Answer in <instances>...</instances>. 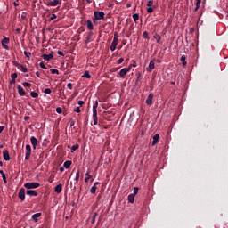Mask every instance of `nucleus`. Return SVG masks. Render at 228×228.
Wrapping results in <instances>:
<instances>
[{"mask_svg": "<svg viewBox=\"0 0 228 228\" xmlns=\"http://www.w3.org/2000/svg\"><path fill=\"white\" fill-rule=\"evenodd\" d=\"M105 16H106V13H104L103 12L94 11V20H102V19H104Z\"/></svg>", "mask_w": 228, "mask_h": 228, "instance_id": "f257e3e1", "label": "nucleus"}, {"mask_svg": "<svg viewBox=\"0 0 228 228\" xmlns=\"http://www.w3.org/2000/svg\"><path fill=\"white\" fill-rule=\"evenodd\" d=\"M24 188H27V190H34L35 188H40V183L35 182L26 183Z\"/></svg>", "mask_w": 228, "mask_h": 228, "instance_id": "f03ea898", "label": "nucleus"}, {"mask_svg": "<svg viewBox=\"0 0 228 228\" xmlns=\"http://www.w3.org/2000/svg\"><path fill=\"white\" fill-rule=\"evenodd\" d=\"M133 68V65H129L128 68H124L119 71V76L121 77H126V76L127 75V72L131 71V69Z\"/></svg>", "mask_w": 228, "mask_h": 228, "instance_id": "7ed1b4c3", "label": "nucleus"}, {"mask_svg": "<svg viewBox=\"0 0 228 228\" xmlns=\"http://www.w3.org/2000/svg\"><path fill=\"white\" fill-rule=\"evenodd\" d=\"M19 199H20L21 202H24L26 199V189L21 188L18 193Z\"/></svg>", "mask_w": 228, "mask_h": 228, "instance_id": "20e7f679", "label": "nucleus"}, {"mask_svg": "<svg viewBox=\"0 0 228 228\" xmlns=\"http://www.w3.org/2000/svg\"><path fill=\"white\" fill-rule=\"evenodd\" d=\"M31 158V145L27 144L26 145V153H25V159L28 161Z\"/></svg>", "mask_w": 228, "mask_h": 228, "instance_id": "39448f33", "label": "nucleus"}, {"mask_svg": "<svg viewBox=\"0 0 228 228\" xmlns=\"http://www.w3.org/2000/svg\"><path fill=\"white\" fill-rule=\"evenodd\" d=\"M154 99V94L153 93H151L147 99H146V104L147 106H152V101Z\"/></svg>", "mask_w": 228, "mask_h": 228, "instance_id": "423d86ee", "label": "nucleus"}, {"mask_svg": "<svg viewBox=\"0 0 228 228\" xmlns=\"http://www.w3.org/2000/svg\"><path fill=\"white\" fill-rule=\"evenodd\" d=\"M6 44H10V38L4 37V39L2 40V47L8 51L10 48L8 47V45H6Z\"/></svg>", "mask_w": 228, "mask_h": 228, "instance_id": "0eeeda50", "label": "nucleus"}, {"mask_svg": "<svg viewBox=\"0 0 228 228\" xmlns=\"http://www.w3.org/2000/svg\"><path fill=\"white\" fill-rule=\"evenodd\" d=\"M30 143L33 146V149L35 151L38 146V140H37L35 136H32L30 137Z\"/></svg>", "mask_w": 228, "mask_h": 228, "instance_id": "6e6552de", "label": "nucleus"}, {"mask_svg": "<svg viewBox=\"0 0 228 228\" xmlns=\"http://www.w3.org/2000/svg\"><path fill=\"white\" fill-rule=\"evenodd\" d=\"M155 69L154 60L151 61L149 66L146 68L147 72H152Z\"/></svg>", "mask_w": 228, "mask_h": 228, "instance_id": "1a4fd4ad", "label": "nucleus"}, {"mask_svg": "<svg viewBox=\"0 0 228 228\" xmlns=\"http://www.w3.org/2000/svg\"><path fill=\"white\" fill-rule=\"evenodd\" d=\"M41 58H43V60H45L46 61H49V60H53V58H54V55L53 54V53H51L50 54L44 53Z\"/></svg>", "mask_w": 228, "mask_h": 228, "instance_id": "9d476101", "label": "nucleus"}, {"mask_svg": "<svg viewBox=\"0 0 228 228\" xmlns=\"http://www.w3.org/2000/svg\"><path fill=\"white\" fill-rule=\"evenodd\" d=\"M93 120H94V126H97L98 124L97 110H94V109H93Z\"/></svg>", "mask_w": 228, "mask_h": 228, "instance_id": "9b49d317", "label": "nucleus"}, {"mask_svg": "<svg viewBox=\"0 0 228 228\" xmlns=\"http://www.w3.org/2000/svg\"><path fill=\"white\" fill-rule=\"evenodd\" d=\"M3 156H4V161H10V152L8 151V150H4L3 151Z\"/></svg>", "mask_w": 228, "mask_h": 228, "instance_id": "f8f14e48", "label": "nucleus"}, {"mask_svg": "<svg viewBox=\"0 0 228 228\" xmlns=\"http://www.w3.org/2000/svg\"><path fill=\"white\" fill-rule=\"evenodd\" d=\"M159 142V134H156L153 136V141L151 142L152 147H154V145H156Z\"/></svg>", "mask_w": 228, "mask_h": 228, "instance_id": "ddd939ff", "label": "nucleus"}, {"mask_svg": "<svg viewBox=\"0 0 228 228\" xmlns=\"http://www.w3.org/2000/svg\"><path fill=\"white\" fill-rule=\"evenodd\" d=\"M27 195H29V197H37L38 192H37L34 190H28V191H27Z\"/></svg>", "mask_w": 228, "mask_h": 228, "instance_id": "4468645a", "label": "nucleus"}, {"mask_svg": "<svg viewBox=\"0 0 228 228\" xmlns=\"http://www.w3.org/2000/svg\"><path fill=\"white\" fill-rule=\"evenodd\" d=\"M93 37H94V32H88L86 39V44H90V42H92Z\"/></svg>", "mask_w": 228, "mask_h": 228, "instance_id": "2eb2a0df", "label": "nucleus"}, {"mask_svg": "<svg viewBox=\"0 0 228 228\" xmlns=\"http://www.w3.org/2000/svg\"><path fill=\"white\" fill-rule=\"evenodd\" d=\"M63 190V185L61 183H59L55 189L54 191L55 193H61V191Z\"/></svg>", "mask_w": 228, "mask_h": 228, "instance_id": "dca6fc26", "label": "nucleus"}, {"mask_svg": "<svg viewBox=\"0 0 228 228\" xmlns=\"http://www.w3.org/2000/svg\"><path fill=\"white\" fill-rule=\"evenodd\" d=\"M86 177L85 178V183H88V181H90V179H91V183L94 182V178H92V175H90V171H87L86 173Z\"/></svg>", "mask_w": 228, "mask_h": 228, "instance_id": "f3484780", "label": "nucleus"}, {"mask_svg": "<svg viewBox=\"0 0 228 228\" xmlns=\"http://www.w3.org/2000/svg\"><path fill=\"white\" fill-rule=\"evenodd\" d=\"M40 216H42V213H36L32 215V220L37 223L38 222V218H40Z\"/></svg>", "mask_w": 228, "mask_h": 228, "instance_id": "a211bd4d", "label": "nucleus"}, {"mask_svg": "<svg viewBox=\"0 0 228 228\" xmlns=\"http://www.w3.org/2000/svg\"><path fill=\"white\" fill-rule=\"evenodd\" d=\"M18 94L21 95V97L26 95V91H24V88H22L21 86H18Z\"/></svg>", "mask_w": 228, "mask_h": 228, "instance_id": "6ab92c4d", "label": "nucleus"}, {"mask_svg": "<svg viewBox=\"0 0 228 228\" xmlns=\"http://www.w3.org/2000/svg\"><path fill=\"white\" fill-rule=\"evenodd\" d=\"M87 24V28L89 29V31H94V24L92 23V20H88L86 21Z\"/></svg>", "mask_w": 228, "mask_h": 228, "instance_id": "aec40b11", "label": "nucleus"}, {"mask_svg": "<svg viewBox=\"0 0 228 228\" xmlns=\"http://www.w3.org/2000/svg\"><path fill=\"white\" fill-rule=\"evenodd\" d=\"M127 200H128V202H130V204H134V195L129 194Z\"/></svg>", "mask_w": 228, "mask_h": 228, "instance_id": "412c9836", "label": "nucleus"}, {"mask_svg": "<svg viewBox=\"0 0 228 228\" xmlns=\"http://www.w3.org/2000/svg\"><path fill=\"white\" fill-rule=\"evenodd\" d=\"M118 45V43H116L114 41H112L111 45H110V51L113 53V51H115L117 49V45Z\"/></svg>", "mask_w": 228, "mask_h": 228, "instance_id": "4be33fe9", "label": "nucleus"}, {"mask_svg": "<svg viewBox=\"0 0 228 228\" xmlns=\"http://www.w3.org/2000/svg\"><path fill=\"white\" fill-rule=\"evenodd\" d=\"M70 165H72V161L67 160L64 162L63 167L64 168H70Z\"/></svg>", "mask_w": 228, "mask_h": 228, "instance_id": "5701e85b", "label": "nucleus"}, {"mask_svg": "<svg viewBox=\"0 0 228 228\" xmlns=\"http://www.w3.org/2000/svg\"><path fill=\"white\" fill-rule=\"evenodd\" d=\"M82 77H86V79H90L92 77V76L90 75L89 71H85V73L82 76Z\"/></svg>", "mask_w": 228, "mask_h": 228, "instance_id": "b1692460", "label": "nucleus"}, {"mask_svg": "<svg viewBox=\"0 0 228 228\" xmlns=\"http://www.w3.org/2000/svg\"><path fill=\"white\" fill-rule=\"evenodd\" d=\"M154 38H155L157 44H160V42H161V36H159V35H155V36H154Z\"/></svg>", "mask_w": 228, "mask_h": 228, "instance_id": "393cba45", "label": "nucleus"}, {"mask_svg": "<svg viewBox=\"0 0 228 228\" xmlns=\"http://www.w3.org/2000/svg\"><path fill=\"white\" fill-rule=\"evenodd\" d=\"M133 19H134V22H138V20L140 19V15L138 13H134V14H133Z\"/></svg>", "mask_w": 228, "mask_h": 228, "instance_id": "a878e982", "label": "nucleus"}, {"mask_svg": "<svg viewBox=\"0 0 228 228\" xmlns=\"http://www.w3.org/2000/svg\"><path fill=\"white\" fill-rule=\"evenodd\" d=\"M97 191V187L95 185H93L90 189V192L93 194H95Z\"/></svg>", "mask_w": 228, "mask_h": 228, "instance_id": "bb28decb", "label": "nucleus"}, {"mask_svg": "<svg viewBox=\"0 0 228 228\" xmlns=\"http://www.w3.org/2000/svg\"><path fill=\"white\" fill-rule=\"evenodd\" d=\"M112 42H116L118 44V33L117 32L114 33V38Z\"/></svg>", "mask_w": 228, "mask_h": 228, "instance_id": "cd10ccee", "label": "nucleus"}, {"mask_svg": "<svg viewBox=\"0 0 228 228\" xmlns=\"http://www.w3.org/2000/svg\"><path fill=\"white\" fill-rule=\"evenodd\" d=\"M30 95L31 97H33L34 99H37V97H38V93L32 91L30 92Z\"/></svg>", "mask_w": 228, "mask_h": 228, "instance_id": "c85d7f7f", "label": "nucleus"}, {"mask_svg": "<svg viewBox=\"0 0 228 228\" xmlns=\"http://www.w3.org/2000/svg\"><path fill=\"white\" fill-rule=\"evenodd\" d=\"M79 149V144H75L71 147V152H74L75 151H77Z\"/></svg>", "mask_w": 228, "mask_h": 228, "instance_id": "c756f323", "label": "nucleus"}, {"mask_svg": "<svg viewBox=\"0 0 228 228\" xmlns=\"http://www.w3.org/2000/svg\"><path fill=\"white\" fill-rule=\"evenodd\" d=\"M95 218H97V212H95V213L92 216L91 224H95Z\"/></svg>", "mask_w": 228, "mask_h": 228, "instance_id": "7c9ffc66", "label": "nucleus"}, {"mask_svg": "<svg viewBox=\"0 0 228 228\" xmlns=\"http://www.w3.org/2000/svg\"><path fill=\"white\" fill-rule=\"evenodd\" d=\"M142 38H146L147 40H149V32L148 31H144L142 33Z\"/></svg>", "mask_w": 228, "mask_h": 228, "instance_id": "2f4dec72", "label": "nucleus"}, {"mask_svg": "<svg viewBox=\"0 0 228 228\" xmlns=\"http://www.w3.org/2000/svg\"><path fill=\"white\" fill-rule=\"evenodd\" d=\"M50 72H51L52 74L60 75V71H59L58 69H50Z\"/></svg>", "mask_w": 228, "mask_h": 228, "instance_id": "473e14b6", "label": "nucleus"}, {"mask_svg": "<svg viewBox=\"0 0 228 228\" xmlns=\"http://www.w3.org/2000/svg\"><path fill=\"white\" fill-rule=\"evenodd\" d=\"M153 5H154V1L153 0L148 1L147 4H146V6H149V8L152 7Z\"/></svg>", "mask_w": 228, "mask_h": 228, "instance_id": "72a5a7b5", "label": "nucleus"}, {"mask_svg": "<svg viewBox=\"0 0 228 228\" xmlns=\"http://www.w3.org/2000/svg\"><path fill=\"white\" fill-rule=\"evenodd\" d=\"M132 195H134V197H136V195H138V187L134 188V192L132 193Z\"/></svg>", "mask_w": 228, "mask_h": 228, "instance_id": "f704fd0d", "label": "nucleus"}, {"mask_svg": "<svg viewBox=\"0 0 228 228\" xmlns=\"http://www.w3.org/2000/svg\"><path fill=\"white\" fill-rule=\"evenodd\" d=\"M76 183L79 182V170L77 171L76 173V178H75Z\"/></svg>", "mask_w": 228, "mask_h": 228, "instance_id": "c9c22d12", "label": "nucleus"}, {"mask_svg": "<svg viewBox=\"0 0 228 228\" xmlns=\"http://www.w3.org/2000/svg\"><path fill=\"white\" fill-rule=\"evenodd\" d=\"M20 69L22 70V72L24 73L28 72V68L24 67L23 65L20 67Z\"/></svg>", "mask_w": 228, "mask_h": 228, "instance_id": "e433bc0d", "label": "nucleus"}, {"mask_svg": "<svg viewBox=\"0 0 228 228\" xmlns=\"http://www.w3.org/2000/svg\"><path fill=\"white\" fill-rule=\"evenodd\" d=\"M56 112L59 114H61L63 112V109H61V107H57L56 108Z\"/></svg>", "mask_w": 228, "mask_h": 228, "instance_id": "4c0bfd02", "label": "nucleus"}, {"mask_svg": "<svg viewBox=\"0 0 228 228\" xmlns=\"http://www.w3.org/2000/svg\"><path fill=\"white\" fill-rule=\"evenodd\" d=\"M12 63H13V65H14L15 67H17L18 69H20V66L22 65V64L19 63L18 61H13Z\"/></svg>", "mask_w": 228, "mask_h": 228, "instance_id": "58836bf2", "label": "nucleus"}, {"mask_svg": "<svg viewBox=\"0 0 228 228\" xmlns=\"http://www.w3.org/2000/svg\"><path fill=\"white\" fill-rule=\"evenodd\" d=\"M99 106V102H95L93 105V110H97V107Z\"/></svg>", "mask_w": 228, "mask_h": 228, "instance_id": "ea45409f", "label": "nucleus"}, {"mask_svg": "<svg viewBox=\"0 0 228 228\" xmlns=\"http://www.w3.org/2000/svg\"><path fill=\"white\" fill-rule=\"evenodd\" d=\"M154 12V7L147 8V13H152Z\"/></svg>", "mask_w": 228, "mask_h": 228, "instance_id": "a19ab883", "label": "nucleus"}, {"mask_svg": "<svg viewBox=\"0 0 228 228\" xmlns=\"http://www.w3.org/2000/svg\"><path fill=\"white\" fill-rule=\"evenodd\" d=\"M23 86L27 87V88H29L31 86V84L28 83V82H24L23 83Z\"/></svg>", "mask_w": 228, "mask_h": 228, "instance_id": "79ce46f5", "label": "nucleus"}, {"mask_svg": "<svg viewBox=\"0 0 228 228\" xmlns=\"http://www.w3.org/2000/svg\"><path fill=\"white\" fill-rule=\"evenodd\" d=\"M75 113H81V108L77 107L74 109Z\"/></svg>", "mask_w": 228, "mask_h": 228, "instance_id": "37998d69", "label": "nucleus"}, {"mask_svg": "<svg viewBox=\"0 0 228 228\" xmlns=\"http://www.w3.org/2000/svg\"><path fill=\"white\" fill-rule=\"evenodd\" d=\"M24 55L26 56V58H30L31 53H28L27 51H25Z\"/></svg>", "mask_w": 228, "mask_h": 228, "instance_id": "c03bdc74", "label": "nucleus"}, {"mask_svg": "<svg viewBox=\"0 0 228 228\" xmlns=\"http://www.w3.org/2000/svg\"><path fill=\"white\" fill-rule=\"evenodd\" d=\"M11 77H12V79L16 80V79H17V73H12V74L11 75Z\"/></svg>", "mask_w": 228, "mask_h": 228, "instance_id": "a18cd8bd", "label": "nucleus"}, {"mask_svg": "<svg viewBox=\"0 0 228 228\" xmlns=\"http://www.w3.org/2000/svg\"><path fill=\"white\" fill-rule=\"evenodd\" d=\"M56 18H57L56 14H52V17H50L49 21L54 20V19Z\"/></svg>", "mask_w": 228, "mask_h": 228, "instance_id": "49530a36", "label": "nucleus"}, {"mask_svg": "<svg viewBox=\"0 0 228 228\" xmlns=\"http://www.w3.org/2000/svg\"><path fill=\"white\" fill-rule=\"evenodd\" d=\"M124 61V58H120L117 61L118 65H120Z\"/></svg>", "mask_w": 228, "mask_h": 228, "instance_id": "de8ad7c7", "label": "nucleus"}, {"mask_svg": "<svg viewBox=\"0 0 228 228\" xmlns=\"http://www.w3.org/2000/svg\"><path fill=\"white\" fill-rule=\"evenodd\" d=\"M199 8H200V4H198V3L196 2V7H195V9H194V12H197V11L199 10Z\"/></svg>", "mask_w": 228, "mask_h": 228, "instance_id": "09e8293b", "label": "nucleus"}, {"mask_svg": "<svg viewBox=\"0 0 228 228\" xmlns=\"http://www.w3.org/2000/svg\"><path fill=\"white\" fill-rule=\"evenodd\" d=\"M39 67L41 69H47V67H45V64H44V62H40Z\"/></svg>", "mask_w": 228, "mask_h": 228, "instance_id": "8fccbe9b", "label": "nucleus"}, {"mask_svg": "<svg viewBox=\"0 0 228 228\" xmlns=\"http://www.w3.org/2000/svg\"><path fill=\"white\" fill-rule=\"evenodd\" d=\"M2 179H3V181H4V183L6 184V183H8V181L6 180V175H4L3 176H2Z\"/></svg>", "mask_w": 228, "mask_h": 228, "instance_id": "3c124183", "label": "nucleus"}, {"mask_svg": "<svg viewBox=\"0 0 228 228\" xmlns=\"http://www.w3.org/2000/svg\"><path fill=\"white\" fill-rule=\"evenodd\" d=\"M45 94H51V89L50 88H46L44 91Z\"/></svg>", "mask_w": 228, "mask_h": 228, "instance_id": "603ef678", "label": "nucleus"}, {"mask_svg": "<svg viewBox=\"0 0 228 228\" xmlns=\"http://www.w3.org/2000/svg\"><path fill=\"white\" fill-rule=\"evenodd\" d=\"M57 54H59V56H65L62 51H58Z\"/></svg>", "mask_w": 228, "mask_h": 228, "instance_id": "864d4df0", "label": "nucleus"}, {"mask_svg": "<svg viewBox=\"0 0 228 228\" xmlns=\"http://www.w3.org/2000/svg\"><path fill=\"white\" fill-rule=\"evenodd\" d=\"M75 124H76V122L74 120H71L69 122L70 127H74Z\"/></svg>", "mask_w": 228, "mask_h": 228, "instance_id": "5fc2aeb1", "label": "nucleus"}, {"mask_svg": "<svg viewBox=\"0 0 228 228\" xmlns=\"http://www.w3.org/2000/svg\"><path fill=\"white\" fill-rule=\"evenodd\" d=\"M67 87H68L69 90H72V83H68Z\"/></svg>", "mask_w": 228, "mask_h": 228, "instance_id": "6e6d98bb", "label": "nucleus"}, {"mask_svg": "<svg viewBox=\"0 0 228 228\" xmlns=\"http://www.w3.org/2000/svg\"><path fill=\"white\" fill-rule=\"evenodd\" d=\"M186 61V57L185 56H182L180 59V61Z\"/></svg>", "mask_w": 228, "mask_h": 228, "instance_id": "4d7b16f0", "label": "nucleus"}, {"mask_svg": "<svg viewBox=\"0 0 228 228\" xmlns=\"http://www.w3.org/2000/svg\"><path fill=\"white\" fill-rule=\"evenodd\" d=\"M78 104H79V106H83V104H85V102L84 101H78Z\"/></svg>", "mask_w": 228, "mask_h": 228, "instance_id": "13d9d810", "label": "nucleus"}, {"mask_svg": "<svg viewBox=\"0 0 228 228\" xmlns=\"http://www.w3.org/2000/svg\"><path fill=\"white\" fill-rule=\"evenodd\" d=\"M60 172H65V167H61L59 168Z\"/></svg>", "mask_w": 228, "mask_h": 228, "instance_id": "bf43d9fd", "label": "nucleus"}, {"mask_svg": "<svg viewBox=\"0 0 228 228\" xmlns=\"http://www.w3.org/2000/svg\"><path fill=\"white\" fill-rule=\"evenodd\" d=\"M186 64H187L186 61H182L183 67H186Z\"/></svg>", "mask_w": 228, "mask_h": 228, "instance_id": "052dcab7", "label": "nucleus"}, {"mask_svg": "<svg viewBox=\"0 0 228 228\" xmlns=\"http://www.w3.org/2000/svg\"><path fill=\"white\" fill-rule=\"evenodd\" d=\"M3 131H4V126H0V134H2Z\"/></svg>", "mask_w": 228, "mask_h": 228, "instance_id": "680f3d73", "label": "nucleus"}, {"mask_svg": "<svg viewBox=\"0 0 228 228\" xmlns=\"http://www.w3.org/2000/svg\"><path fill=\"white\" fill-rule=\"evenodd\" d=\"M0 174H1L2 176L6 175V174H4V171H3V170H0Z\"/></svg>", "mask_w": 228, "mask_h": 228, "instance_id": "e2e57ef3", "label": "nucleus"}, {"mask_svg": "<svg viewBox=\"0 0 228 228\" xmlns=\"http://www.w3.org/2000/svg\"><path fill=\"white\" fill-rule=\"evenodd\" d=\"M24 120H26V121L29 120V117L28 116H25L24 117Z\"/></svg>", "mask_w": 228, "mask_h": 228, "instance_id": "0e129e2a", "label": "nucleus"}, {"mask_svg": "<svg viewBox=\"0 0 228 228\" xmlns=\"http://www.w3.org/2000/svg\"><path fill=\"white\" fill-rule=\"evenodd\" d=\"M11 85H15V79H12L11 80Z\"/></svg>", "mask_w": 228, "mask_h": 228, "instance_id": "69168bd1", "label": "nucleus"}, {"mask_svg": "<svg viewBox=\"0 0 228 228\" xmlns=\"http://www.w3.org/2000/svg\"><path fill=\"white\" fill-rule=\"evenodd\" d=\"M36 76L37 77H40V72H36Z\"/></svg>", "mask_w": 228, "mask_h": 228, "instance_id": "338daca9", "label": "nucleus"}, {"mask_svg": "<svg viewBox=\"0 0 228 228\" xmlns=\"http://www.w3.org/2000/svg\"><path fill=\"white\" fill-rule=\"evenodd\" d=\"M99 184H101L99 182H95L94 184V186H96V187H97V185H99Z\"/></svg>", "mask_w": 228, "mask_h": 228, "instance_id": "774afa93", "label": "nucleus"}]
</instances>
